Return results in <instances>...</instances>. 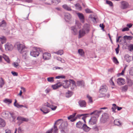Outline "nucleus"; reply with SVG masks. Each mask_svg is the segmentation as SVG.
<instances>
[{"instance_id": "obj_1", "label": "nucleus", "mask_w": 133, "mask_h": 133, "mask_svg": "<svg viewBox=\"0 0 133 133\" xmlns=\"http://www.w3.org/2000/svg\"><path fill=\"white\" fill-rule=\"evenodd\" d=\"M17 49L19 52L23 54V55L24 56V54L26 55L27 52L25 51L26 48L25 46L23 44L19 43L17 45Z\"/></svg>"}, {"instance_id": "obj_2", "label": "nucleus", "mask_w": 133, "mask_h": 133, "mask_svg": "<svg viewBox=\"0 0 133 133\" xmlns=\"http://www.w3.org/2000/svg\"><path fill=\"white\" fill-rule=\"evenodd\" d=\"M62 120L61 119H59L57 120L55 123L53 128L49 130L45 133H52L53 131V133H57L58 132V129L57 127L55 125L56 124H58L57 123L60 120Z\"/></svg>"}, {"instance_id": "obj_3", "label": "nucleus", "mask_w": 133, "mask_h": 133, "mask_svg": "<svg viewBox=\"0 0 133 133\" xmlns=\"http://www.w3.org/2000/svg\"><path fill=\"white\" fill-rule=\"evenodd\" d=\"M76 114V113H75L72 115L68 117V119H70V120L71 122H73L75 121L78 118H80L81 116H83L84 115V114L78 115L76 117L74 118H73L75 116Z\"/></svg>"}, {"instance_id": "obj_4", "label": "nucleus", "mask_w": 133, "mask_h": 133, "mask_svg": "<svg viewBox=\"0 0 133 133\" xmlns=\"http://www.w3.org/2000/svg\"><path fill=\"white\" fill-rule=\"evenodd\" d=\"M68 125V123L66 122H63L61 123L59 127V128L61 133H65V130Z\"/></svg>"}, {"instance_id": "obj_5", "label": "nucleus", "mask_w": 133, "mask_h": 133, "mask_svg": "<svg viewBox=\"0 0 133 133\" xmlns=\"http://www.w3.org/2000/svg\"><path fill=\"white\" fill-rule=\"evenodd\" d=\"M129 7V5L128 2L125 1H122L120 3V8L122 10L126 9Z\"/></svg>"}, {"instance_id": "obj_6", "label": "nucleus", "mask_w": 133, "mask_h": 133, "mask_svg": "<svg viewBox=\"0 0 133 133\" xmlns=\"http://www.w3.org/2000/svg\"><path fill=\"white\" fill-rule=\"evenodd\" d=\"M109 119L108 114L107 113H104L102 115L100 119L101 122L102 123H104Z\"/></svg>"}, {"instance_id": "obj_7", "label": "nucleus", "mask_w": 133, "mask_h": 133, "mask_svg": "<svg viewBox=\"0 0 133 133\" xmlns=\"http://www.w3.org/2000/svg\"><path fill=\"white\" fill-rule=\"evenodd\" d=\"M46 104L47 103L45 104L42 108L40 109V110L45 114L48 113L50 111L47 108L48 107L47 106Z\"/></svg>"}, {"instance_id": "obj_8", "label": "nucleus", "mask_w": 133, "mask_h": 133, "mask_svg": "<svg viewBox=\"0 0 133 133\" xmlns=\"http://www.w3.org/2000/svg\"><path fill=\"white\" fill-rule=\"evenodd\" d=\"M17 119L18 121V123L20 125L23 122H28L29 121L28 118H25L21 116H18L17 117Z\"/></svg>"}, {"instance_id": "obj_9", "label": "nucleus", "mask_w": 133, "mask_h": 133, "mask_svg": "<svg viewBox=\"0 0 133 133\" xmlns=\"http://www.w3.org/2000/svg\"><path fill=\"white\" fill-rule=\"evenodd\" d=\"M102 112V111L101 110L100 111H98L96 110L91 112L90 114L91 115L93 114L94 116L93 117H96L97 118L99 116V115Z\"/></svg>"}, {"instance_id": "obj_10", "label": "nucleus", "mask_w": 133, "mask_h": 133, "mask_svg": "<svg viewBox=\"0 0 133 133\" xmlns=\"http://www.w3.org/2000/svg\"><path fill=\"white\" fill-rule=\"evenodd\" d=\"M5 48L6 50L10 51L13 49V46L11 44L7 43L5 45Z\"/></svg>"}, {"instance_id": "obj_11", "label": "nucleus", "mask_w": 133, "mask_h": 133, "mask_svg": "<svg viewBox=\"0 0 133 133\" xmlns=\"http://www.w3.org/2000/svg\"><path fill=\"white\" fill-rule=\"evenodd\" d=\"M97 121V118L95 117H92L89 120V124L91 125H93L95 124Z\"/></svg>"}, {"instance_id": "obj_12", "label": "nucleus", "mask_w": 133, "mask_h": 133, "mask_svg": "<svg viewBox=\"0 0 133 133\" xmlns=\"http://www.w3.org/2000/svg\"><path fill=\"white\" fill-rule=\"evenodd\" d=\"M72 34L74 35H77L78 34V31L76 28V26H74L70 28Z\"/></svg>"}, {"instance_id": "obj_13", "label": "nucleus", "mask_w": 133, "mask_h": 133, "mask_svg": "<svg viewBox=\"0 0 133 133\" xmlns=\"http://www.w3.org/2000/svg\"><path fill=\"white\" fill-rule=\"evenodd\" d=\"M39 54V52L36 50H32L30 52L31 55L34 57H36L38 56Z\"/></svg>"}, {"instance_id": "obj_14", "label": "nucleus", "mask_w": 133, "mask_h": 133, "mask_svg": "<svg viewBox=\"0 0 133 133\" xmlns=\"http://www.w3.org/2000/svg\"><path fill=\"white\" fill-rule=\"evenodd\" d=\"M124 80L123 78H119L117 79V83L119 85H123L124 84Z\"/></svg>"}, {"instance_id": "obj_15", "label": "nucleus", "mask_w": 133, "mask_h": 133, "mask_svg": "<svg viewBox=\"0 0 133 133\" xmlns=\"http://www.w3.org/2000/svg\"><path fill=\"white\" fill-rule=\"evenodd\" d=\"M86 32L85 30L82 29H80L79 31V35L78 38H80L84 36Z\"/></svg>"}, {"instance_id": "obj_16", "label": "nucleus", "mask_w": 133, "mask_h": 133, "mask_svg": "<svg viewBox=\"0 0 133 133\" xmlns=\"http://www.w3.org/2000/svg\"><path fill=\"white\" fill-rule=\"evenodd\" d=\"M50 57L51 55L49 53L45 52L43 54V58L44 59H49L50 58Z\"/></svg>"}, {"instance_id": "obj_17", "label": "nucleus", "mask_w": 133, "mask_h": 133, "mask_svg": "<svg viewBox=\"0 0 133 133\" xmlns=\"http://www.w3.org/2000/svg\"><path fill=\"white\" fill-rule=\"evenodd\" d=\"M77 14L81 22L84 23V17L83 14L79 13H78Z\"/></svg>"}, {"instance_id": "obj_18", "label": "nucleus", "mask_w": 133, "mask_h": 133, "mask_svg": "<svg viewBox=\"0 0 133 133\" xmlns=\"http://www.w3.org/2000/svg\"><path fill=\"white\" fill-rule=\"evenodd\" d=\"M82 29L85 30L86 32L88 33L90 31L89 25L87 24H85L83 26Z\"/></svg>"}, {"instance_id": "obj_19", "label": "nucleus", "mask_w": 133, "mask_h": 133, "mask_svg": "<svg viewBox=\"0 0 133 133\" xmlns=\"http://www.w3.org/2000/svg\"><path fill=\"white\" fill-rule=\"evenodd\" d=\"M78 103L80 107H86V103L85 101L80 100L78 102Z\"/></svg>"}, {"instance_id": "obj_20", "label": "nucleus", "mask_w": 133, "mask_h": 133, "mask_svg": "<svg viewBox=\"0 0 133 133\" xmlns=\"http://www.w3.org/2000/svg\"><path fill=\"white\" fill-rule=\"evenodd\" d=\"M107 90V88L105 85H103L101 87L99 91L101 92H106Z\"/></svg>"}, {"instance_id": "obj_21", "label": "nucleus", "mask_w": 133, "mask_h": 133, "mask_svg": "<svg viewBox=\"0 0 133 133\" xmlns=\"http://www.w3.org/2000/svg\"><path fill=\"white\" fill-rule=\"evenodd\" d=\"M62 84L61 82H58L56 84L52 85V87L54 89H57L59 87L62 86Z\"/></svg>"}, {"instance_id": "obj_22", "label": "nucleus", "mask_w": 133, "mask_h": 133, "mask_svg": "<svg viewBox=\"0 0 133 133\" xmlns=\"http://www.w3.org/2000/svg\"><path fill=\"white\" fill-rule=\"evenodd\" d=\"M82 129L85 131L88 132L90 130V128L87 126L86 124H84Z\"/></svg>"}, {"instance_id": "obj_23", "label": "nucleus", "mask_w": 133, "mask_h": 133, "mask_svg": "<svg viewBox=\"0 0 133 133\" xmlns=\"http://www.w3.org/2000/svg\"><path fill=\"white\" fill-rule=\"evenodd\" d=\"M64 83H63V87L65 89L68 88L69 87V85L70 84V83H68V82H69L68 81L65 80L64 81Z\"/></svg>"}, {"instance_id": "obj_24", "label": "nucleus", "mask_w": 133, "mask_h": 133, "mask_svg": "<svg viewBox=\"0 0 133 133\" xmlns=\"http://www.w3.org/2000/svg\"><path fill=\"white\" fill-rule=\"evenodd\" d=\"M10 113L8 111L3 112L2 114V116L5 118H7L8 117Z\"/></svg>"}, {"instance_id": "obj_25", "label": "nucleus", "mask_w": 133, "mask_h": 133, "mask_svg": "<svg viewBox=\"0 0 133 133\" xmlns=\"http://www.w3.org/2000/svg\"><path fill=\"white\" fill-rule=\"evenodd\" d=\"M77 84L79 86L84 87V83L83 81H77Z\"/></svg>"}, {"instance_id": "obj_26", "label": "nucleus", "mask_w": 133, "mask_h": 133, "mask_svg": "<svg viewBox=\"0 0 133 133\" xmlns=\"http://www.w3.org/2000/svg\"><path fill=\"white\" fill-rule=\"evenodd\" d=\"M84 124L80 121H79L76 124V127L80 129H82Z\"/></svg>"}, {"instance_id": "obj_27", "label": "nucleus", "mask_w": 133, "mask_h": 133, "mask_svg": "<svg viewBox=\"0 0 133 133\" xmlns=\"http://www.w3.org/2000/svg\"><path fill=\"white\" fill-rule=\"evenodd\" d=\"M46 105L48 107L50 108L52 110H55L57 107L56 106H54L52 105H50L48 102H47Z\"/></svg>"}, {"instance_id": "obj_28", "label": "nucleus", "mask_w": 133, "mask_h": 133, "mask_svg": "<svg viewBox=\"0 0 133 133\" xmlns=\"http://www.w3.org/2000/svg\"><path fill=\"white\" fill-rule=\"evenodd\" d=\"M5 125V123L4 121L0 118V127H4Z\"/></svg>"}, {"instance_id": "obj_29", "label": "nucleus", "mask_w": 133, "mask_h": 133, "mask_svg": "<svg viewBox=\"0 0 133 133\" xmlns=\"http://www.w3.org/2000/svg\"><path fill=\"white\" fill-rule=\"evenodd\" d=\"M3 58L8 63H10V60L9 57L5 55H3Z\"/></svg>"}, {"instance_id": "obj_30", "label": "nucleus", "mask_w": 133, "mask_h": 133, "mask_svg": "<svg viewBox=\"0 0 133 133\" xmlns=\"http://www.w3.org/2000/svg\"><path fill=\"white\" fill-rule=\"evenodd\" d=\"M62 7L63 8L67 10L71 11L72 10L70 7L66 4L63 5L62 6Z\"/></svg>"}, {"instance_id": "obj_31", "label": "nucleus", "mask_w": 133, "mask_h": 133, "mask_svg": "<svg viewBox=\"0 0 133 133\" xmlns=\"http://www.w3.org/2000/svg\"><path fill=\"white\" fill-rule=\"evenodd\" d=\"M114 124L116 125H121L122 123L118 119H116L114 121Z\"/></svg>"}, {"instance_id": "obj_32", "label": "nucleus", "mask_w": 133, "mask_h": 133, "mask_svg": "<svg viewBox=\"0 0 133 133\" xmlns=\"http://www.w3.org/2000/svg\"><path fill=\"white\" fill-rule=\"evenodd\" d=\"M73 94V92L70 91H68L67 92H66L65 96L67 97H70Z\"/></svg>"}, {"instance_id": "obj_33", "label": "nucleus", "mask_w": 133, "mask_h": 133, "mask_svg": "<svg viewBox=\"0 0 133 133\" xmlns=\"http://www.w3.org/2000/svg\"><path fill=\"white\" fill-rule=\"evenodd\" d=\"M123 38L124 40V42H125V40L126 39L129 40H130L132 39V37L131 36H124L123 37Z\"/></svg>"}, {"instance_id": "obj_34", "label": "nucleus", "mask_w": 133, "mask_h": 133, "mask_svg": "<svg viewBox=\"0 0 133 133\" xmlns=\"http://www.w3.org/2000/svg\"><path fill=\"white\" fill-rule=\"evenodd\" d=\"M0 41L2 44H3L5 43L6 38L5 37L3 36L0 37Z\"/></svg>"}, {"instance_id": "obj_35", "label": "nucleus", "mask_w": 133, "mask_h": 133, "mask_svg": "<svg viewBox=\"0 0 133 133\" xmlns=\"http://www.w3.org/2000/svg\"><path fill=\"white\" fill-rule=\"evenodd\" d=\"M127 83L129 86H131L133 85V81L130 79L128 78Z\"/></svg>"}, {"instance_id": "obj_36", "label": "nucleus", "mask_w": 133, "mask_h": 133, "mask_svg": "<svg viewBox=\"0 0 133 133\" xmlns=\"http://www.w3.org/2000/svg\"><path fill=\"white\" fill-rule=\"evenodd\" d=\"M71 17L69 13H66L65 15V19L69 20Z\"/></svg>"}, {"instance_id": "obj_37", "label": "nucleus", "mask_w": 133, "mask_h": 133, "mask_svg": "<svg viewBox=\"0 0 133 133\" xmlns=\"http://www.w3.org/2000/svg\"><path fill=\"white\" fill-rule=\"evenodd\" d=\"M12 65L14 67L16 68H19V65L18 62H14L12 63Z\"/></svg>"}, {"instance_id": "obj_38", "label": "nucleus", "mask_w": 133, "mask_h": 133, "mask_svg": "<svg viewBox=\"0 0 133 133\" xmlns=\"http://www.w3.org/2000/svg\"><path fill=\"white\" fill-rule=\"evenodd\" d=\"M78 52L79 54L81 56H84V52L82 49H79Z\"/></svg>"}, {"instance_id": "obj_39", "label": "nucleus", "mask_w": 133, "mask_h": 133, "mask_svg": "<svg viewBox=\"0 0 133 133\" xmlns=\"http://www.w3.org/2000/svg\"><path fill=\"white\" fill-rule=\"evenodd\" d=\"M6 25V23L4 20H3L0 22V27H5Z\"/></svg>"}, {"instance_id": "obj_40", "label": "nucleus", "mask_w": 133, "mask_h": 133, "mask_svg": "<svg viewBox=\"0 0 133 133\" xmlns=\"http://www.w3.org/2000/svg\"><path fill=\"white\" fill-rule=\"evenodd\" d=\"M113 107L111 108V109L112 112H115V110L117 108V106L115 104H113L112 105Z\"/></svg>"}, {"instance_id": "obj_41", "label": "nucleus", "mask_w": 133, "mask_h": 133, "mask_svg": "<svg viewBox=\"0 0 133 133\" xmlns=\"http://www.w3.org/2000/svg\"><path fill=\"white\" fill-rule=\"evenodd\" d=\"M75 5L77 9L78 10H81V7L79 4L77 3L75 4Z\"/></svg>"}, {"instance_id": "obj_42", "label": "nucleus", "mask_w": 133, "mask_h": 133, "mask_svg": "<svg viewBox=\"0 0 133 133\" xmlns=\"http://www.w3.org/2000/svg\"><path fill=\"white\" fill-rule=\"evenodd\" d=\"M77 26L78 29H80L81 28V24L78 21H76V25L75 26Z\"/></svg>"}, {"instance_id": "obj_43", "label": "nucleus", "mask_w": 133, "mask_h": 133, "mask_svg": "<svg viewBox=\"0 0 133 133\" xmlns=\"http://www.w3.org/2000/svg\"><path fill=\"white\" fill-rule=\"evenodd\" d=\"M61 0H52L51 2L52 3H54L55 4H57L59 3Z\"/></svg>"}, {"instance_id": "obj_44", "label": "nucleus", "mask_w": 133, "mask_h": 133, "mask_svg": "<svg viewBox=\"0 0 133 133\" xmlns=\"http://www.w3.org/2000/svg\"><path fill=\"white\" fill-rule=\"evenodd\" d=\"M122 90L124 91H126L128 89V86L127 85H125L122 87Z\"/></svg>"}, {"instance_id": "obj_45", "label": "nucleus", "mask_w": 133, "mask_h": 133, "mask_svg": "<svg viewBox=\"0 0 133 133\" xmlns=\"http://www.w3.org/2000/svg\"><path fill=\"white\" fill-rule=\"evenodd\" d=\"M9 114L11 116L12 118V121H14V120L16 118V117L15 115V114L13 113H11L10 112V113H9Z\"/></svg>"}, {"instance_id": "obj_46", "label": "nucleus", "mask_w": 133, "mask_h": 133, "mask_svg": "<svg viewBox=\"0 0 133 133\" xmlns=\"http://www.w3.org/2000/svg\"><path fill=\"white\" fill-rule=\"evenodd\" d=\"M54 77H49L47 78V80L48 81L50 82H53L54 80Z\"/></svg>"}, {"instance_id": "obj_47", "label": "nucleus", "mask_w": 133, "mask_h": 133, "mask_svg": "<svg viewBox=\"0 0 133 133\" xmlns=\"http://www.w3.org/2000/svg\"><path fill=\"white\" fill-rule=\"evenodd\" d=\"M55 53L58 55H61L63 54V51L62 50H60L58 51L55 52Z\"/></svg>"}, {"instance_id": "obj_48", "label": "nucleus", "mask_w": 133, "mask_h": 133, "mask_svg": "<svg viewBox=\"0 0 133 133\" xmlns=\"http://www.w3.org/2000/svg\"><path fill=\"white\" fill-rule=\"evenodd\" d=\"M4 101L5 103H9L10 104L12 102V101L11 99H5Z\"/></svg>"}, {"instance_id": "obj_49", "label": "nucleus", "mask_w": 133, "mask_h": 133, "mask_svg": "<svg viewBox=\"0 0 133 133\" xmlns=\"http://www.w3.org/2000/svg\"><path fill=\"white\" fill-rule=\"evenodd\" d=\"M65 77L63 75H60L56 76L55 78L56 79L65 78Z\"/></svg>"}, {"instance_id": "obj_50", "label": "nucleus", "mask_w": 133, "mask_h": 133, "mask_svg": "<svg viewBox=\"0 0 133 133\" xmlns=\"http://www.w3.org/2000/svg\"><path fill=\"white\" fill-rule=\"evenodd\" d=\"M100 95V96L101 97L105 96L107 98H109L110 96V95L109 94H107L106 95H105L103 93L101 94Z\"/></svg>"}, {"instance_id": "obj_51", "label": "nucleus", "mask_w": 133, "mask_h": 133, "mask_svg": "<svg viewBox=\"0 0 133 133\" xmlns=\"http://www.w3.org/2000/svg\"><path fill=\"white\" fill-rule=\"evenodd\" d=\"M70 82H69L70 83H71L72 85H74V87H76L75 82L73 80L70 79Z\"/></svg>"}, {"instance_id": "obj_52", "label": "nucleus", "mask_w": 133, "mask_h": 133, "mask_svg": "<svg viewBox=\"0 0 133 133\" xmlns=\"http://www.w3.org/2000/svg\"><path fill=\"white\" fill-rule=\"evenodd\" d=\"M17 102V101L16 99H15V101L14 103V105L15 107L19 108H20V105L18 103H16Z\"/></svg>"}, {"instance_id": "obj_53", "label": "nucleus", "mask_w": 133, "mask_h": 133, "mask_svg": "<svg viewBox=\"0 0 133 133\" xmlns=\"http://www.w3.org/2000/svg\"><path fill=\"white\" fill-rule=\"evenodd\" d=\"M106 2L107 4L109 5L110 6H113V3L111 1L107 0L106 1Z\"/></svg>"}, {"instance_id": "obj_54", "label": "nucleus", "mask_w": 133, "mask_h": 133, "mask_svg": "<svg viewBox=\"0 0 133 133\" xmlns=\"http://www.w3.org/2000/svg\"><path fill=\"white\" fill-rule=\"evenodd\" d=\"M129 74L133 76V67L131 68L129 71Z\"/></svg>"}, {"instance_id": "obj_55", "label": "nucleus", "mask_w": 133, "mask_h": 133, "mask_svg": "<svg viewBox=\"0 0 133 133\" xmlns=\"http://www.w3.org/2000/svg\"><path fill=\"white\" fill-rule=\"evenodd\" d=\"M113 60L114 62L116 64L118 63V62L115 57H113Z\"/></svg>"}, {"instance_id": "obj_56", "label": "nucleus", "mask_w": 133, "mask_h": 133, "mask_svg": "<svg viewBox=\"0 0 133 133\" xmlns=\"http://www.w3.org/2000/svg\"><path fill=\"white\" fill-rule=\"evenodd\" d=\"M53 69L54 70L56 69H60V70H63V68L61 67H60L58 66H56L54 67Z\"/></svg>"}, {"instance_id": "obj_57", "label": "nucleus", "mask_w": 133, "mask_h": 133, "mask_svg": "<svg viewBox=\"0 0 133 133\" xmlns=\"http://www.w3.org/2000/svg\"><path fill=\"white\" fill-rule=\"evenodd\" d=\"M87 97L89 99V102L90 103H92V100L91 97L89 95H87Z\"/></svg>"}, {"instance_id": "obj_58", "label": "nucleus", "mask_w": 133, "mask_h": 133, "mask_svg": "<svg viewBox=\"0 0 133 133\" xmlns=\"http://www.w3.org/2000/svg\"><path fill=\"white\" fill-rule=\"evenodd\" d=\"M129 29L128 28V27H126L123 29L122 30V31L124 32L126 31H129Z\"/></svg>"}, {"instance_id": "obj_59", "label": "nucleus", "mask_w": 133, "mask_h": 133, "mask_svg": "<svg viewBox=\"0 0 133 133\" xmlns=\"http://www.w3.org/2000/svg\"><path fill=\"white\" fill-rule=\"evenodd\" d=\"M109 82L111 85H115L114 83L112 80V78H111L110 79L109 81Z\"/></svg>"}, {"instance_id": "obj_60", "label": "nucleus", "mask_w": 133, "mask_h": 133, "mask_svg": "<svg viewBox=\"0 0 133 133\" xmlns=\"http://www.w3.org/2000/svg\"><path fill=\"white\" fill-rule=\"evenodd\" d=\"M11 73L14 76H17L18 75V73L14 71H12Z\"/></svg>"}, {"instance_id": "obj_61", "label": "nucleus", "mask_w": 133, "mask_h": 133, "mask_svg": "<svg viewBox=\"0 0 133 133\" xmlns=\"http://www.w3.org/2000/svg\"><path fill=\"white\" fill-rule=\"evenodd\" d=\"M85 11L87 13H91L92 12L91 11V10L88 9H85Z\"/></svg>"}, {"instance_id": "obj_62", "label": "nucleus", "mask_w": 133, "mask_h": 133, "mask_svg": "<svg viewBox=\"0 0 133 133\" xmlns=\"http://www.w3.org/2000/svg\"><path fill=\"white\" fill-rule=\"evenodd\" d=\"M133 50V44H131L130 46V51H131Z\"/></svg>"}, {"instance_id": "obj_63", "label": "nucleus", "mask_w": 133, "mask_h": 133, "mask_svg": "<svg viewBox=\"0 0 133 133\" xmlns=\"http://www.w3.org/2000/svg\"><path fill=\"white\" fill-rule=\"evenodd\" d=\"M132 26V24L131 23L128 24L127 25V26L129 28H131Z\"/></svg>"}, {"instance_id": "obj_64", "label": "nucleus", "mask_w": 133, "mask_h": 133, "mask_svg": "<svg viewBox=\"0 0 133 133\" xmlns=\"http://www.w3.org/2000/svg\"><path fill=\"white\" fill-rule=\"evenodd\" d=\"M99 26L101 27V28L103 30H104V25L102 24H100L99 25Z\"/></svg>"}]
</instances>
